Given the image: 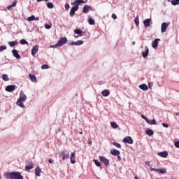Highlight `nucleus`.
Returning <instances> with one entry per match:
<instances>
[{"mask_svg": "<svg viewBox=\"0 0 179 179\" xmlns=\"http://www.w3.org/2000/svg\"><path fill=\"white\" fill-rule=\"evenodd\" d=\"M4 176L7 179H23V176H22V173L18 171L6 172Z\"/></svg>", "mask_w": 179, "mask_h": 179, "instance_id": "f257e3e1", "label": "nucleus"}, {"mask_svg": "<svg viewBox=\"0 0 179 179\" xmlns=\"http://www.w3.org/2000/svg\"><path fill=\"white\" fill-rule=\"evenodd\" d=\"M27 99V97L26 96V94H24L23 91H21L20 93V97L17 101V105L21 107L22 108H24V106L23 105L22 101H26Z\"/></svg>", "mask_w": 179, "mask_h": 179, "instance_id": "f03ea898", "label": "nucleus"}, {"mask_svg": "<svg viewBox=\"0 0 179 179\" xmlns=\"http://www.w3.org/2000/svg\"><path fill=\"white\" fill-rule=\"evenodd\" d=\"M66 41H68V39L66 38V37H62L58 41L57 44L55 46L52 45L51 48H55V47H62V45H64V44H66Z\"/></svg>", "mask_w": 179, "mask_h": 179, "instance_id": "7ed1b4c3", "label": "nucleus"}, {"mask_svg": "<svg viewBox=\"0 0 179 179\" xmlns=\"http://www.w3.org/2000/svg\"><path fill=\"white\" fill-rule=\"evenodd\" d=\"M99 159L101 163H103V164H105L106 167H108V166H110V160L105 157L99 156Z\"/></svg>", "mask_w": 179, "mask_h": 179, "instance_id": "20e7f679", "label": "nucleus"}, {"mask_svg": "<svg viewBox=\"0 0 179 179\" xmlns=\"http://www.w3.org/2000/svg\"><path fill=\"white\" fill-rule=\"evenodd\" d=\"M59 157H62V160L65 159H69V153H66L65 150H62L58 152Z\"/></svg>", "mask_w": 179, "mask_h": 179, "instance_id": "39448f33", "label": "nucleus"}, {"mask_svg": "<svg viewBox=\"0 0 179 179\" xmlns=\"http://www.w3.org/2000/svg\"><path fill=\"white\" fill-rule=\"evenodd\" d=\"M170 26V22H164L161 25V33H166L167 31V27Z\"/></svg>", "mask_w": 179, "mask_h": 179, "instance_id": "423d86ee", "label": "nucleus"}, {"mask_svg": "<svg viewBox=\"0 0 179 179\" xmlns=\"http://www.w3.org/2000/svg\"><path fill=\"white\" fill-rule=\"evenodd\" d=\"M123 143H129V145H132L134 143V140L131 136H127L122 140Z\"/></svg>", "mask_w": 179, "mask_h": 179, "instance_id": "0eeeda50", "label": "nucleus"}, {"mask_svg": "<svg viewBox=\"0 0 179 179\" xmlns=\"http://www.w3.org/2000/svg\"><path fill=\"white\" fill-rule=\"evenodd\" d=\"M76 155V151H74L73 152L71 153L70 162H71V164H75V163H76V160H75Z\"/></svg>", "mask_w": 179, "mask_h": 179, "instance_id": "6e6552de", "label": "nucleus"}, {"mask_svg": "<svg viewBox=\"0 0 179 179\" xmlns=\"http://www.w3.org/2000/svg\"><path fill=\"white\" fill-rule=\"evenodd\" d=\"M16 89V85H11L6 87L5 90L6 92H13Z\"/></svg>", "mask_w": 179, "mask_h": 179, "instance_id": "1a4fd4ad", "label": "nucleus"}, {"mask_svg": "<svg viewBox=\"0 0 179 179\" xmlns=\"http://www.w3.org/2000/svg\"><path fill=\"white\" fill-rule=\"evenodd\" d=\"M81 3H85V0H76L72 5H74V7H77L79 9V5Z\"/></svg>", "mask_w": 179, "mask_h": 179, "instance_id": "9d476101", "label": "nucleus"}, {"mask_svg": "<svg viewBox=\"0 0 179 179\" xmlns=\"http://www.w3.org/2000/svg\"><path fill=\"white\" fill-rule=\"evenodd\" d=\"M37 52H38V45H35L31 49V55L35 57Z\"/></svg>", "mask_w": 179, "mask_h": 179, "instance_id": "9b49d317", "label": "nucleus"}, {"mask_svg": "<svg viewBox=\"0 0 179 179\" xmlns=\"http://www.w3.org/2000/svg\"><path fill=\"white\" fill-rule=\"evenodd\" d=\"M79 8L78 7L73 6L70 10V16L73 17L75 16V12H76Z\"/></svg>", "mask_w": 179, "mask_h": 179, "instance_id": "f8f14e48", "label": "nucleus"}, {"mask_svg": "<svg viewBox=\"0 0 179 179\" xmlns=\"http://www.w3.org/2000/svg\"><path fill=\"white\" fill-rule=\"evenodd\" d=\"M159 41H160V39L159 38L155 39V41L152 43V47L153 48H157L159 45Z\"/></svg>", "mask_w": 179, "mask_h": 179, "instance_id": "ddd939ff", "label": "nucleus"}, {"mask_svg": "<svg viewBox=\"0 0 179 179\" xmlns=\"http://www.w3.org/2000/svg\"><path fill=\"white\" fill-rule=\"evenodd\" d=\"M34 167V165L31 162H29V164L25 166L26 171H30L31 169Z\"/></svg>", "mask_w": 179, "mask_h": 179, "instance_id": "4468645a", "label": "nucleus"}, {"mask_svg": "<svg viewBox=\"0 0 179 179\" xmlns=\"http://www.w3.org/2000/svg\"><path fill=\"white\" fill-rule=\"evenodd\" d=\"M148 54H149V48L145 47V50L142 52V55L143 58H146L148 57Z\"/></svg>", "mask_w": 179, "mask_h": 179, "instance_id": "2eb2a0df", "label": "nucleus"}, {"mask_svg": "<svg viewBox=\"0 0 179 179\" xmlns=\"http://www.w3.org/2000/svg\"><path fill=\"white\" fill-rule=\"evenodd\" d=\"M27 20H28V22H33V20H40V17H36L34 15H31L30 17H28Z\"/></svg>", "mask_w": 179, "mask_h": 179, "instance_id": "dca6fc26", "label": "nucleus"}, {"mask_svg": "<svg viewBox=\"0 0 179 179\" xmlns=\"http://www.w3.org/2000/svg\"><path fill=\"white\" fill-rule=\"evenodd\" d=\"M41 173V168L39 166H36V168L35 169V176H36V177H40Z\"/></svg>", "mask_w": 179, "mask_h": 179, "instance_id": "f3484780", "label": "nucleus"}, {"mask_svg": "<svg viewBox=\"0 0 179 179\" xmlns=\"http://www.w3.org/2000/svg\"><path fill=\"white\" fill-rule=\"evenodd\" d=\"M12 52H13V55H14V57L17 58V59H20V55H19V52H17V50H13Z\"/></svg>", "mask_w": 179, "mask_h": 179, "instance_id": "a211bd4d", "label": "nucleus"}, {"mask_svg": "<svg viewBox=\"0 0 179 179\" xmlns=\"http://www.w3.org/2000/svg\"><path fill=\"white\" fill-rule=\"evenodd\" d=\"M29 78L32 82L37 83V77H36V76L33 74H29Z\"/></svg>", "mask_w": 179, "mask_h": 179, "instance_id": "6ab92c4d", "label": "nucleus"}, {"mask_svg": "<svg viewBox=\"0 0 179 179\" xmlns=\"http://www.w3.org/2000/svg\"><path fill=\"white\" fill-rule=\"evenodd\" d=\"M110 154L113 155V156H119V155L120 154L119 150H117L115 149H112L110 150Z\"/></svg>", "mask_w": 179, "mask_h": 179, "instance_id": "aec40b11", "label": "nucleus"}, {"mask_svg": "<svg viewBox=\"0 0 179 179\" xmlns=\"http://www.w3.org/2000/svg\"><path fill=\"white\" fill-rule=\"evenodd\" d=\"M158 156H160L161 157H167L169 156V152L167 151L165 152H161L158 153Z\"/></svg>", "mask_w": 179, "mask_h": 179, "instance_id": "412c9836", "label": "nucleus"}, {"mask_svg": "<svg viewBox=\"0 0 179 179\" xmlns=\"http://www.w3.org/2000/svg\"><path fill=\"white\" fill-rule=\"evenodd\" d=\"M89 9H92V7H90L89 6H85L83 8V13H89Z\"/></svg>", "mask_w": 179, "mask_h": 179, "instance_id": "4be33fe9", "label": "nucleus"}, {"mask_svg": "<svg viewBox=\"0 0 179 179\" xmlns=\"http://www.w3.org/2000/svg\"><path fill=\"white\" fill-rule=\"evenodd\" d=\"M82 44H83L82 41H78L76 42H71L70 45H82Z\"/></svg>", "mask_w": 179, "mask_h": 179, "instance_id": "5701e85b", "label": "nucleus"}, {"mask_svg": "<svg viewBox=\"0 0 179 179\" xmlns=\"http://www.w3.org/2000/svg\"><path fill=\"white\" fill-rule=\"evenodd\" d=\"M101 94L103 97H107V96H110V91L108 90H104L102 91Z\"/></svg>", "mask_w": 179, "mask_h": 179, "instance_id": "b1692460", "label": "nucleus"}, {"mask_svg": "<svg viewBox=\"0 0 179 179\" xmlns=\"http://www.w3.org/2000/svg\"><path fill=\"white\" fill-rule=\"evenodd\" d=\"M143 24L145 27H149V26H150V19H145L143 21Z\"/></svg>", "mask_w": 179, "mask_h": 179, "instance_id": "393cba45", "label": "nucleus"}, {"mask_svg": "<svg viewBox=\"0 0 179 179\" xmlns=\"http://www.w3.org/2000/svg\"><path fill=\"white\" fill-rule=\"evenodd\" d=\"M17 3V1H14L12 3V5H10L7 7V9L8 10H12V8H13V6H16V4Z\"/></svg>", "mask_w": 179, "mask_h": 179, "instance_id": "a878e982", "label": "nucleus"}, {"mask_svg": "<svg viewBox=\"0 0 179 179\" xmlns=\"http://www.w3.org/2000/svg\"><path fill=\"white\" fill-rule=\"evenodd\" d=\"M148 124L150 125H157V122H156V120L153 119L152 120H150L148 119V122H147Z\"/></svg>", "mask_w": 179, "mask_h": 179, "instance_id": "bb28decb", "label": "nucleus"}, {"mask_svg": "<svg viewBox=\"0 0 179 179\" xmlns=\"http://www.w3.org/2000/svg\"><path fill=\"white\" fill-rule=\"evenodd\" d=\"M139 87L141 89V90H148V89H149L146 84H141V85H139Z\"/></svg>", "mask_w": 179, "mask_h": 179, "instance_id": "cd10ccee", "label": "nucleus"}, {"mask_svg": "<svg viewBox=\"0 0 179 179\" xmlns=\"http://www.w3.org/2000/svg\"><path fill=\"white\" fill-rule=\"evenodd\" d=\"M110 127L113 128V129H117L118 128V124L114 122H110Z\"/></svg>", "mask_w": 179, "mask_h": 179, "instance_id": "c85d7f7f", "label": "nucleus"}, {"mask_svg": "<svg viewBox=\"0 0 179 179\" xmlns=\"http://www.w3.org/2000/svg\"><path fill=\"white\" fill-rule=\"evenodd\" d=\"M145 134H146L147 135H148V136H152L153 135L154 132H153V130H152V129H148V130H147V131H145Z\"/></svg>", "mask_w": 179, "mask_h": 179, "instance_id": "c756f323", "label": "nucleus"}, {"mask_svg": "<svg viewBox=\"0 0 179 179\" xmlns=\"http://www.w3.org/2000/svg\"><path fill=\"white\" fill-rule=\"evenodd\" d=\"M46 5L47 8H48L49 9H52L54 8V3H52V2H48Z\"/></svg>", "mask_w": 179, "mask_h": 179, "instance_id": "7c9ffc66", "label": "nucleus"}, {"mask_svg": "<svg viewBox=\"0 0 179 179\" xmlns=\"http://www.w3.org/2000/svg\"><path fill=\"white\" fill-rule=\"evenodd\" d=\"M8 44L10 45V47H15V45L17 44V41H15L8 42Z\"/></svg>", "mask_w": 179, "mask_h": 179, "instance_id": "2f4dec72", "label": "nucleus"}, {"mask_svg": "<svg viewBox=\"0 0 179 179\" xmlns=\"http://www.w3.org/2000/svg\"><path fill=\"white\" fill-rule=\"evenodd\" d=\"M2 79L4 80V82H8L9 80V77H8L7 74H3L2 76Z\"/></svg>", "mask_w": 179, "mask_h": 179, "instance_id": "473e14b6", "label": "nucleus"}, {"mask_svg": "<svg viewBox=\"0 0 179 179\" xmlns=\"http://www.w3.org/2000/svg\"><path fill=\"white\" fill-rule=\"evenodd\" d=\"M93 162L97 167H101V164L100 163V162H99V160L94 159Z\"/></svg>", "mask_w": 179, "mask_h": 179, "instance_id": "72a5a7b5", "label": "nucleus"}, {"mask_svg": "<svg viewBox=\"0 0 179 179\" xmlns=\"http://www.w3.org/2000/svg\"><path fill=\"white\" fill-rule=\"evenodd\" d=\"M169 2H171L174 6H176V5H179V0H171Z\"/></svg>", "mask_w": 179, "mask_h": 179, "instance_id": "f704fd0d", "label": "nucleus"}, {"mask_svg": "<svg viewBox=\"0 0 179 179\" xmlns=\"http://www.w3.org/2000/svg\"><path fill=\"white\" fill-rule=\"evenodd\" d=\"M88 23H89V24H91V25L93 26L94 24V23H95V21L92 17H89Z\"/></svg>", "mask_w": 179, "mask_h": 179, "instance_id": "c9c22d12", "label": "nucleus"}, {"mask_svg": "<svg viewBox=\"0 0 179 179\" xmlns=\"http://www.w3.org/2000/svg\"><path fill=\"white\" fill-rule=\"evenodd\" d=\"M158 173H161V174H166L167 173V170L164 168L159 169Z\"/></svg>", "mask_w": 179, "mask_h": 179, "instance_id": "e433bc0d", "label": "nucleus"}, {"mask_svg": "<svg viewBox=\"0 0 179 179\" xmlns=\"http://www.w3.org/2000/svg\"><path fill=\"white\" fill-rule=\"evenodd\" d=\"M134 22L136 27L139 26V17H136Z\"/></svg>", "mask_w": 179, "mask_h": 179, "instance_id": "4c0bfd02", "label": "nucleus"}, {"mask_svg": "<svg viewBox=\"0 0 179 179\" xmlns=\"http://www.w3.org/2000/svg\"><path fill=\"white\" fill-rule=\"evenodd\" d=\"M74 33L78 34V36H82V30L80 29H75Z\"/></svg>", "mask_w": 179, "mask_h": 179, "instance_id": "58836bf2", "label": "nucleus"}, {"mask_svg": "<svg viewBox=\"0 0 179 179\" xmlns=\"http://www.w3.org/2000/svg\"><path fill=\"white\" fill-rule=\"evenodd\" d=\"M20 44H22V45H24V44H27L29 45V42H27L26 40L24 39H21L20 41Z\"/></svg>", "mask_w": 179, "mask_h": 179, "instance_id": "ea45409f", "label": "nucleus"}, {"mask_svg": "<svg viewBox=\"0 0 179 179\" xmlns=\"http://www.w3.org/2000/svg\"><path fill=\"white\" fill-rule=\"evenodd\" d=\"M113 145L114 146H115L116 148H119L120 149H121V144H120V143H117V142H113Z\"/></svg>", "mask_w": 179, "mask_h": 179, "instance_id": "a19ab883", "label": "nucleus"}, {"mask_svg": "<svg viewBox=\"0 0 179 179\" xmlns=\"http://www.w3.org/2000/svg\"><path fill=\"white\" fill-rule=\"evenodd\" d=\"M4 50H6V46L5 45L0 46V52H2V51H4Z\"/></svg>", "mask_w": 179, "mask_h": 179, "instance_id": "79ce46f5", "label": "nucleus"}, {"mask_svg": "<svg viewBox=\"0 0 179 179\" xmlns=\"http://www.w3.org/2000/svg\"><path fill=\"white\" fill-rule=\"evenodd\" d=\"M150 171H156L157 173H159V169H155V168H150Z\"/></svg>", "mask_w": 179, "mask_h": 179, "instance_id": "37998d69", "label": "nucleus"}, {"mask_svg": "<svg viewBox=\"0 0 179 179\" xmlns=\"http://www.w3.org/2000/svg\"><path fill=\"white\" fill-rule=\"evenodd\" d=\"M64 6H65L66 10H69V8H71V6H69V3H66Z\"/></svg>", "mask_w": 179, "mask_h": 179, "instance_id": "c03bdc74", "label": "nucleus"}, {"mask_svg": "<svg viewBox=\"0 0 179 179\" xmlns=\"http://www.w3.org/2000/svg\"><path fill=\"white\" fill-rule=\"evenodd\" d=\"M48 68H50V66H48V65H47V64H43L41 66L42 69H48Z\"/></svg>", "mask_w": 179, "mask_h": 179, "instance_id": "a18cd8bd", "label": "nucleus"}, {"mask_svg": "<svg viewBox=\"0 0 179 179\" xmlns=\"http://www.w3.org/2000/svg\"><path fill=\"white\" fill-rule=\"evenodd\" d=\"M141 118H143V120H145L146 122H149V119L148 117H145L144 115H141Z\"/></svg>", "mask_w": 179, "mask_h": 179, "instance_id": "49530a36", "label": "nucleus"}, {"mask_svg": "<svg viewBox=\"0 0 179 179\" xmlns=\"http://www.w3.org/2000/svg\"><path fill=\"white\" fill-rule=\"evenodd\" d=\"M162 127H164V128H169V124H167V123H162Z\"/></svg>", "mask_w": 179, "mask_h": 179, "instance_id": "de8ad7c7", "label": "nucleus"}, {"mask_svg": "<svg viewBox=\"0 0 179 179\" xmlns=\"http://www.w3.org/2000/svg\"><path fill=\"white\" fill-rule=\"evenodd\" d=\"M45 27L46 29H51V25L48 24H45Z\"/></svg>", "mask_w": 179, "mask_h": 179, "instance_id": "09e8293b", "label": "nucleus"}, {"mask_svg": "<svg viewBox=\"0 0 179 179\" xmlns=\"http://www.w3.org/2000/svg\"><path fill=\"white\" fill-rule=\"evenodd\" d=\"M175 147L176 148H179V141L175 142Z\"/></svg>", "mask_w": 179, "mask_h": 179, "instance_id": "8fccbe9b", "label": "nucleus"}, {"mask_svg": "<svg viewBox=\"0 0 179 179\" xmlns=\"http://www.w3.org/2000/svg\"><path fill=\"white\" fill-rule=\"evenodd\" d=\"M112 19H117V15L115 14H112Z\"/></svg>", "mask_w": 179, "mask_h": 179, "instance_id": "3c124183", "label": "nucleus"}, {"mask_svg": "<svg viewBox=\"0 0 179 179\" xmlns=\"http://www.w3.org/2000/svg\"><path fill=\"white\" fill-rule=\"evenodd\" d=\"M48 163L52 164V163H54V160H52V159H49Z\"/></svg>", "mask_w": 179, "mask_h": 179, "instance_id": "603ef678", "label": "nucleus"}, {"mask_svg": "<svg viewBox=\"0 0 179 179\" xmlns=\"http://www.w3.org/2000/svg\"><path fill=\"white\" fill-rule=\"evenodd\" d=\"M148 86H149L150 89H152V86H153V84L149 83Z\"/></svg>", "mask_w": 179, "mask_h": 179, "instance_id": "864d4df0", "label": "nucleus"}, {"mask_svg": "<svg viewBox=\"0 0 179 179\" xmlns=\"http://www.w3.org/2000/svg\"><path fill=\"white\" fill-rule=\"evenodd\" d=\"M116 156H117L118 160H121V156H120V155H116Z\"/></svg>", "mask_w": 179, "mask_h": 179, "instance_id": "5fc2aeb1", "label": "nucleus"}, {"mask_svg": "<svg viewBox=\"0 0 179 179\" xmlns=\"http://www.w3.org/2000/svg\"><path fill=\"white\" fill-rule=\"evenodd\" d=\"M79 134H80V135H83V132H82V131H80Z\"/></svg>", "mask_w": 179, "mask_h": 179, "instance_id": "6e6d98bb", "label": "nucleus"}, {"mask_svg": "<svg viewBox=\"0 0 179 179\" xmlns=\"http://www.w3.org/2000/svg\"><path fill=\"white\" fill-rule=\"evenodd\" d=\"M41 1H44V0H37V2H41Z\"/></svg>", "mask_w": 179, "mask_h": 179, "instance_id": "4d7b16f0", "label": "nucleus"}, {"mask_svg": "<svg viewBox=\"0 0 179 179\" xmlns=\"http://www.w3.org/2000/svg\"><path fill=\"white\" fill-rule=\"evenodd\" d=\"M176 115H179V113H176Z\"/></svg>", "mask_w": 179, "mask_h": 179, "instance_id": "13d9d810", "label": "nucleus"}, {"mask_svg": "<svg viewBox=\"0 0 179 179\" xmlns=\"http://www.w3.org/2000/svg\"><path fill=\"white\" fill-rule=\"evenodd\" d=\"M89 143H90V145H92V141H90Z\"/></svg>", "mask_w": 179, "mask_h": 179, "instance_id": "bf43d9fd", "label": "nucleus"}, {"mask_svg": "<svg viewBox=\"0 0 179 179\" xmlns=\"http://www.w3.org/2000/svg\"><path fill=\"white\" fill-rule=\"evenodd\" d=\"M84 2H85V3H86V2H87V0H85Z\"/></svg>", "mask_w": 179, "mask_h": 179, "instance_id": "052dcab7", "label": "nucleus"}, {"mask_svg": "<svg viewBox=\"0 0 179 179\" xmlns=\"http://www.w3.org/2000/svg\"><path fill=\"white\" fill-rule=\"evenodd\" d=\"M133 45H135V42H133Z\"/></svg>", "mask_w": 179, "mask_h": 179, "instance_id": "680f3d73", "label": "nucleus"}, {"mask_svg": "<svg viewBox=\"0 0 179 179\" xmlns=\"http://www.w3.org/2000/svg\"><path fill=\"white\" fill-rule=\"evenodd\" d=\"M171 0H168V2H170Z\"/></svg>", "mask_w": 179, "mask_h": 179, "instance_id": "e2e57ef3", "label": "nucleus"}]
</instances>
